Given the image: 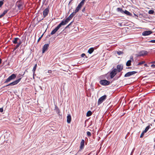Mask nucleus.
<instances>
[{"label": "nucleus", "instance_id": "25", "mask_svg": "<svg viewBox=\"0 0 155 155\" xmlns=\"http://www.w3.org/2000/svg\"><path fill=\"white\" fill-rule=\"evenodd\" d=\"M76 14V13L74 12L69 16V17L71 19Z\"/></svg>", "mask_w": 155, "mask_h": 155}, {"label": "nucleus", "instance_id": "63", "mask_svg": "<svg viewBox=\"0 0 155 155\" xmlns=\"http://www.w3.org/2000/svg\"><path fill=\"white\" fill-rule=\"evenodd\" d=\"M90 154V153L88 154L87 155H89Z\"/></svg>", "mask_w": 155, "mask_h": 155}, {"label": "nucleus", "instance_id": "31", "mask_svg": "<svg viewBox=\"0 0 155 155\" xmlns=\"http://www.w3.org/2000/svg\"><path fill=\"white\" fill-rule=\"evenodd\" d=\"M145 63V61H142L140 62H139L138 64H137V65H141L143 64L144 63Z\"/></svg>", "mask_w": 155, "mask_h": 155}, {"label": "nucleus", "instance_id": "2", "mask_svg": "<svg viewBox=\"0 0 155 155\" xmlns=\"http://www.w3.org/2000/svg\"><path fill=\"white\" fill-rule=\"evenodd\" d=\"M16 78V75L15 74H13L10 76L5 80L4 83H6L9 82L12 80L15 79Z\"/></svg>", "mask_w": 155, "mask_h": 155}, {"label": "nucleus", "instance_id": "24", "mask_svg": "<svg viewBox=\"0 0 155 155\" xmlns=\"http://www.w3.org/2000/svg\"><path fill=\"white\" fill-rule=\"evenodd\" d=\"M92 112L90 110H89L87 111L86 114V116L87 117H90L91 115L92 114Z\"/></svg>", "mask_w": 155, "mask_h": 155}, {"label": "nucleus", "instance_id": "1", "mask_svg": "<svg viewBox=\"0 0 155 155\" xmlns=\"http://www.w3.org/2000/svg\"><path fill=\"white\" fill-rule=\"evenodd\" d=\"M24 4L23 0H18L16 2L15 6L18 7V10H22L24 9Z\"/></svg>", "mask_w": 155, "mask_h": 155}, {"label": "nucleus", "instance_id": "59", "mask_svg": "<svg viewBox=\"0 0 155 155\" xmlns=\"http://www.w3.org/2000/svg\"><path fill=\"white\" fill-rule=\"evenodd\" d=\"M122 75V73H121V74H120V76H119V77H118V78H119L121 76V75Z\"/></svg>", "mask_w": 155, "mask_h": 155}, {"label": "nucleus", "instance_id": "62", "mask_svg": "<svg viewBox=\"0 0 155 155\" xmlns=\"http://www.w3.org/2000/svg\"><path fill=\"white\" fill-rule=\"evenodd\" d=\"M73 0H70V2H72Z\"/></svg>", "mask_w": 155, "mask_h": 155}, {"label": "nucleus", "instance_id": "17", "mask_svg": "<svg viewBox=\"0 0 155 155\" xmlns=\"http://www.w3.org/2000/svg\"><path fill=\"white\" fill-rule=\"evenodd\" d=\"M67 122L68 124L70 123L71 120V116L70 114H68L67 117Z\"/></svg>", "mask_w": 155, "mask_h": 155}, {"label": "nucleus", "instance_id": "4", "mask_svg": "<svg viewBox=\"0 0 155 155\" xmlns=\"http://www.w3.org/2000/svg\"><path fill=\"white\" fill-rule=\"evenodd\" d=\"M100 84L102 85L107 86L110 84V82L109 81L106 79L101 80L99 82Z\"/></svg>", "mask_w": 155, "mask_h": 155}, {"label": "nucleus", "instance_id": "61", "mask_svg": "<svg viewBox=\"0 0 155 155\" xmlns=\"http://www.w3.org/2000/svg\"><path fill=\"white\" fill-rule=\"evenodd\" d=\"M144 65L145 66H147V64H145Z\"/></svg>", "mask_w": 155, "mask_h": 155}, {"label": "nucleus", "instance_id": "27", "mask_svg": "<svg viewBox=\"0 0 155 155\" xmlns=\"http://www.w3.org/2000/svg\"><path fill=\"white\" fill-rule=\"evenodd\" d=\"M37 64H35L34 66L33 70H32V71L33 73V76H34V74H35V71L36 70V67H37Z\"/></svg>", "mask_w": 155, "mask_h": 155}, {"label": "nucleus", "instance_id": "52", "mask_svg": "<svg viewBox=\"0 0 155 155\" xmlns=\"http://www.w3.org/2000/svg\"><path fill=\"white\" fill-rule=\"evenodd\" d=\"M51 72H52V71H51V70H49V71H48V73H51Z\"/></svg>", "mask_w": 155, "mask_h": 155}, {"label": "nucleus", "instance_id": "41", "mask_svg": "<svg viewBox=\"0 0 155 155\" xmlns=\"http://www.w3.org/2000/svg\"><path fill=\"white\" fill-rule=\"evenodd\" d=\"M151 67L153 68H155V65L152 64L151 65Z\"/></svg>", "mask_w": 155, "mask_h": 155}, {"label": "nucleus", "instance_id": "51", "mask_svg": "<svg viewBox=\"0 0 155 155\" xmlns=\"http://www.w3.org/2000/svg\"><path fill=\"white\" fill-rule=\"evenodd\" d=\"M2 59L0 58V64H1L2 63Z\"/></svg>", "mask_w": 155, "mask_h": 155}, {"label": "nucleus", "instance_id": "11", "mask_svg": "<svg viewBox=\"0 0 155 155\" xmlns=\"http://www.w3.org/2000/svg\"><path fill=\"white\" fill-rule=\"evenodd\" d=\"M137 72L135 71H130L128 72L127 73H126L124 76V77H130L132 75H133L134 74H135L137 73Z\"/></svg>", "mask_w": 155, "mask_h": 155}, {"label": "nucleus", "instance_id": "9", "mask_svg": "<svg viewBox=\"0 0 155 155\" xmlns=\"http://www.w3.org/2000/svg\"><path fill=\"white\" fill-rule=\"evenodd\" d=\"M71 19L68 17L65 20H62L60 23V25H65L67 24Z\"/></svg>", "mask_w": 155, "mask_h": 155}, {"label": "nucleus", "instance_id": "22", "mask_svg": "<svg viewBox=\"0 0 155 155\" xmlns=\"http://www.w3.org/2000/svg\"><path fill=\"white\" fill-rule=\"evenodd\" d=\"M94 48H90L88 51V52L89 54H91L94 51Z\"/></svg>", "mask_w": 155, "mask_h": 155}, {"label": "nucleus", "instance_id": "50", "mask_svg": "<svg viewBox=\"0 0 155 155\" xmlns=\"http://www.w3.org/2000/svg\"><path fill=\"white\" fill-rule=\"evenodd\" d=\"M150 63L151 64H155V61H153L151 62Z\"/></svg>", "mask_w": 155, "mask_h": 155}, {"label": "nucleus", "instance_id": "45", "mask_svg": "<svg viewBox=\"0 0 155 155\" xmlns=\"http://www.w3.org/2000/svg\"><path fill=\"white\" fill-rule=\"evenodd\" d=\"M22 76V75L21 74H19L18 75V77L19 78H21V77Z\"/></svg>", "mask_w": 155, "mask_h": 155}, {"label": "nucleus", "instance_id": "30", "mask_svg": "<svg viewBox=\"0 0 155 155\" xmlns=\"http://www.w3.org/2000/svg\"><path fill=\"white\" fill-rule=\"evenodd\" d=\"M8 10H6L4 11L2 13V15H3V16L8 11Z\"/></svg>", "mask_w": 155, "mask_h": 155}, {"label": "nucleus", "instance_id": "48", "mask_svg": "<svg viewBox=\"0 0 155 155\" xmlns=\"http://www.w3.org/2000/svg\"><path fill=\"white\" fill-rule=\"evenodd\" d=\"M17 45H16L15 47H16V48H17L19 47V46H20L18 44H17Z\"/></svg>", "mask_w": 155, "mask_h": 155}, {"label": "nucleus", "instance_id": "15", "mask_svg": "<svg viewBox=\"0 0 155 155\" xmlns=\"http://www.w3.org/2000/svg\"><path fill=\"white\" fill-rule=\"evenodd\" d=\"M152 32V31H146L142 33V35L143 36L148 35L151 34Z\"/></svg>", "mask_w": 155, "mask_h": 155}, {"label": "nucleus", "instance_id": "55", "mask_svg": "<svg viewBox=\"0 0 155 155\" xmlns=\"http://www.w3.org/2000/svg\"><path fill=\"white\" fill-rule=\"evenodd\" d=\"M17 48L15 46V47L14 48V50H16Z\"/></svg>", "mask_w": 155, "mask_h": 155}, {"label": "nucleus", "instance_id": "5", "mask_svg": "<svg viewBox=\"0 0 155 155\" xmlns=\"http://www.w3.org/2000/svg\"><path fill=\"white\" fill-rule=\"evenodd\" d=\"M21 78H19L18 80L14 81L13 82L8 84L6 85L5 87H7L9 86H14V85L17 84L20 81Z\"/></svg>", "mask_w": 155, "mask_h": 155}, {"label": "nucleus", "instance_id": "57", "mask_svg": "<svg viewBox=\"0 0 155 155\" xmlns=\"http://www.w3.org/2000/svg\"><path fill=\"white\" fill-rule=\"evenodd\" d=\"M2 17H3V16L2 14L0 15V18H2Z\"/></svg>", "mask_w": 155, "mask_h": 155}, {"label": "nucleus", "instance_id": "34", "mask_svg": "<svg viewBox=\"0 0 155 155\" xmlns=\"http://www.w3.org/2000/svg\"><path fill=\"white\" fill-rule=\"evenodd\" d=\"M87 134L88 137H91V132L89 131H87Z\"/></svg>", "mask_w": 155, "mask_h": 155}, {"label": "nucleus", "instance_id": "16", "mask_svg": "<svg viewBox=\"0 0 155 155\" xmlns=\"http://www.w3.org/2000/svg\"><path fill=\"white\" fill-rule=\"evenodd\" d=\"M82 6L81 5L79 4L74 12L76 13L78 12Z\"/></svg>", "mask_w": 155, "mask_h": 155}, {"label": "nucleus", "instance_id": "21", "mask_svg": "<svg viewBox=\"0 0 155 155\" xmlns=\"http://www.w3.org/2000/svg\"><path fill=\"white\" fill-rule=\"evenodd\" d=\"M54 110L56 111V113L59 115L60 113V110L58 108V107L56 106H55Z\"/></svg>", "mask_w": 155, "mask_h": 155}, {"label": "nucleus", "instance_id": "60", "mask_svg": "<svg viewBox=\"0 0 155 155\" xmlns=\"http://www.w3.org/2000/svg\"><path fill=\"white\" fill-rule=\"evenodd\" d=\"M71 2H70V1L69 2V3H68V5H70V3H71Z\"/></svg>", "mask_w": 155, "mask_h": 155}, {"label": "nucleus", "instance_id": "29", "mask_svg": "<svg viewBox=\"0 0 155 155\" xmlns=\"http://www.w3.org/2000/svg\"><path fill=\"white\" fill-rule=\"evenodd\" d=\"M148 13L149 14L153 15L154 13V11L152 10H150L148 11Z\"/></svg>", "mask_w": 155, "mask_h": 155}, {"label": "nucleus", "instance_id": "7", "mask_svg": "<svg viewBox=\"0 0 155 155\" xmlns=\"http://www.w3.org/2000/svg\"><path fill=\"white\" fill-rule=\"evenodd\" d=\"M107 97V96L105 95H103V96L101 97H100L99 99H98V101L97 102V104L98 105H100L101 103H102L103 101L105 100Z\"/></svg>", "mask_w": 155, "mask_h": 155}, {"label": "nucleus", "instance_id": "32", "mask_svg": "<svg viewBox=\"0 0 155 155\" xmlns=\"http://www.w3.org/2000/svg\"><path fill=\"white\" fill-rule=\"evenodd\" d=\"M117 53L118 54V55H120V54H123V52L122 51H119L117 52Z\"/></svg>", "mask_w": 155, "mask_h": 155}, {"label": "nucleus", "instance_id": "14", "mask_svg": "<svg viewBox=\"0 0 155 155\" xmlns=\"http://www.w3.org/2000/svg\"><path fill=\"white\" fill-rule=\"evenodd\" d=\"M123 66L122 65L118 64L117 66V72H120L123 69Z\"/></svg>", "mask_w": 155, "mask_h": 155}, {"label": "nucleus", "instance_id": "8", "mask_svg": "<svg viewBox=\"0 0 155 155\" xmlns=\"http://www.w3.org/2000/svg\"><path fill=\"white\" fill-rule=\"evenodd\" d=\"M117 69H114L110 73V76L111 79L113 78L117 74Z\"/></svg>", "mask_w": 155, "mask_h": 155}, {"label": "nucleus", "instance_id": "40", "mask_svg": "<svg viewBox=\"0 0 155 155\" xmlns=\"http://www.w3.org/2000/svg\"><path fill=\"white\" fill-rule=\"evenodd\" d=\"M149 42L155 43V40H151L149 41Z\"/></svg>", "mask_w": 155, "mask_h": 155}, {"label": "nucleus", "instance_id": "53", "mask_svg": "<svg viewBox=\"0 0 155 155\" xmlns=\"http://www.w3.org/2000/svg\"><path fill=\"white\" fill-rule=\"evenodd\" d=\"M39 87L41 90H43V89L42 88V87L41 86H39Z\"/></svg>", "mask_w": 155, "mask_h": 155}, {"label": "nucleus", "instance_id": "64", "mask_svg": "<svg viewBox=\"0 0 155 155\" xmlns=\"http://www.w3.org/2000/svg\"><path fill=\"white\" fill-rule=\"evenodd\" d=\"M154 35H155V34H154Z\"/></svg>", "mask_w": 155, "mask_h": 155}, {"label": "nucleus", "instance_id": "6", "mask_svg": "<svg viewBox=\"0 0 155 155\" xmlns=\"http://www.w3.org/2000/svg\"><path fill=\"white\" fill-rule=\"evenodd\" d=\"M21 78H19L18 80L14 81L13 82L8 84L6 85L5 87H7L9 86H14V85L17 84L20 81Z\"/></svg>", "mask_w": 155, "mask_h": 155}, {"label": "nucleus", "instance_id": "26", "mask_svg": "<svg viewBox=\"0 0 155 155\" xmlns=\"http://www.w3.org/2000/svg\"><path fill=\"white\" fill-rule=\"evenodd\" d=\"M117 11L118 12H120L121 13H123L124 11L122 9L120 8H118L117 9Z\"/></svg>", "mask_w": 155, "mask_h": 155}, {"label": "nucleus", "instance_id": "10", "mask_svg": "<svg viewBox=\"0 0 155 155\" xmlns=\"http://www.w3.org/2000/svg\"><path fill=\"white\" fill-rule=\"evenodd\" d=\"M148 54V52L145 51H141L138 53L137 54V57L143 56L147 55Z\"/></svg>", "mask_w": 155, "mask_h": 155}, {"label": "nucleus", "instance_id": "20", "mask_svg": "<svg viewBox=\"0 0 155 155\" xmlns=\"http://www.w3.org/2000/svg\"><path fill=\"white\" fill-rule=\"evenodd\" d=\"M124 13L126 15L129 16H131L132 15V14L130 12H128V11H127L126 10H125V11H124L123 13Z\"/></svg>", "mask_w": 155, "mask_h": 155}, {"label": "nucleus", "instance_id": "43", "mask_svg": "<svg viewBox=\"0 0 155 155\" xmlns=\"http://www.w3.org/2000/svg\"><path fill=\"white\" fill-rule=\"evenodd\" d=\"M3 111V108H0V112H2Z\"/></svg>", "mask_w": 155, "mask_h": 155}, {"label": "nucleus", "instance_id": "33", "mask_svg": "<svg viewBox=\"0 0 155 155\" xmlns=\"http://www.w3.org/2000/svg\"><path fill=\"white\" fill-rule=\"evenodd\" d=\"M4 0H3L0 1V8H1L2 7V6L3 5V4H4L3 1Z\"/></svg>", "mask_w": 155, "mask_h": 155}, {"label": "nucleus", "instance_id": "3", "mask_svg": "<svg viewBox=\"0 0 155 155\" xmlns=\"http://www.w3.org/2000/svg\"><path fill=\"white\" fill-rule=\"evenodd\" d=\"M61 26L59 24L53 31H52L50 34H49L48 36H46V38H48V37H50L51 35H53L55 34Z\"/></svg>", "mask_w": 155, "mask_h": 155}, {"label": "nucleus", "instance_id": "49", "mask_svg": "<svg viewBox=\"0 0 155 155\" xmlns=\"http://www.w3.org/2000/svg\"><path fill=\"white\" fill-rule=\"evenodd\" d=\"M69 26L68 25H67V26L65 27V29H66V28H69Z\"/></svg>", "mask_w": 155, "mask_h": 155}, {"label": "nucleus", "instance_id": "38", "mask_svg": "<svg viewBox=\"0 0 155 155\" xmlns=\"http://www.w3.org/2000/svg\"><path fill=\"white\" fill-rule=\"evenodd\" d=\"M22 43V41H21V40L19 39V41H18V44L19 45H20Z\"/></svg>", "mask_w": 155, "mask_h": 155}, {"label": "nucleus", "instance_id": "36", "mask_svg": "<svg viewBox=\"0 0 155 155\" xmlns=\"http://www.w3.org/2000/svg\"><path fill=\"white\" fill-rule=\"evenodd\" d=\"M85 0H82L79 3L82 6L84 4V2Z\"/></svg>", "mask_w": 155, "mask_h": 155}, {"label": "nucleus", "instance_id": "42", "mask_svg": "<svg viewBox=\"0 0 155 155\" xmlns=\"http://www.w3.org/2000/svg\"><path fill=\"white\" fill-rule=\"evenodd\" d=\"M130 60H131V61H134V58H133V56H131L130 57Z\"/></svg>", "mask_w": 155, "mask_h": 155}, {"label": "nucleus", "instance_id": "54", "mask_svg": "<svg viewBox=\"0 0 155 155\" xmlns=\"http://www.w3.org/2000/svg\"><path fill=\"white\" fill-rule=\"evenodd\" d=\"M45 1H46V0H43V4L45 3Z\"/></svg>", "mask_w": 155, "mask_h": 155}, {"label": "nucleus", "instance_id": "12", "mask_svg": "<svg viewBox=\"0 0 155 155\" xmlns=\"http://www.w3.org/2000/svg\"><path fill=\"white\" fill-rule=\"evenodd\" d=\"M49 46L48 44H45L44 45L42 48V53H44L48 49Z\"/></svg>", "mask_w": 155, "mask_h": 155}, {"label": "nucleus", "instance_id": "28", "mask_svg": "<svg viewBox=\"0 0 155 155\" xmlns=\"http://www.w3.org/2000/svg\"><path fill=\"white\" fill-rule=\"evenodd\" d=\"M150 128V125L147 126L145 128V130L143 131V133H146Z\"/></svg>", "mask_w": 155, "mask_h": 155}, {"label": "nucleus", "instance_id": "47", "mask_svg": "<svg viewBox=\"0 0 155 155\" xmlns=\"http://www.w3.org/2000/svg\"><path fill=\"white\" fill-rule=\"evenodd\" d=\"M134 149H133L131 153V154H130V155H132L134 152Z\"/></svg>", "mask_w": 155, "mask_h": 155}, {"label": "nucleus", "instance_id": "19", "mask_svg": "<svg viewBox=\"0 0 155 155\" xmlns=\"http://www.w3.org/2000/svg\"><path fill=\"white\" fill-rule=\"evenodd\" d=\"M19 40V38H15L13 39L12 42L14 44H16L18 43Z\"/></svg>", "mask_w": 155, "mask_h": 155}, {"label": "nucleus", "instance_id": "39", "mask_svg": "<svg viewBox=\"0 0 155 155\" xmlns=\"http://www.w3.org/2000/svg\"><path fill=\"white\" fill-rule=\"evenodd\" d=\"M144 133H143V132L141 133V134L140 135V138L142 137L143 136Z\"/></svg>", "mask_w": 155, "mask_h": 155}, {"label": "nucleus", "instance_id": "37", "mask_svg": "<svg viewBox=\"0 0 155 155\" xmlns=\"http://www.w3.org/2000/svg\"><path fill=\"white\" fill-rule=\"evenodd\" d=\"M81 56L82 57H85L86 58H87V56H86L85 54L84 53H83L81 55Z\"/></svg>", "mask_w": 155, "mask_h": 155}, {"label": "nucleus", "instance_id": "13", "mask_svg": "<svg viewBox=\"0 0 155 155\" xmlns=\"http://www.w3.org/2000/svg\"><path fill=\"white\" fill-rule=\"evenodd\" d=\"M49 12V8L48 7L45 8L43 12V15L44 16V17H45L47 15L48 13Z\"/></svg>", "mask_w": 155, "mask_h": 155}, {"label": "nucleus", "instance_id": "46", "mask_svg": "<svg viewBox=\"0 0 155 155\" xmlns=\"http://www.w3.org/2000/svg\"><path fill=\"white\" fill-rule=\"evenodd\" d=\"M73 21H72L68 25L70 26L72 23H73Z\"/></svg>", "mask_w": 155, "mask_h": 155}, {"label": "nucleus", "instance_id": "56", "mask_svg": "<svg viewBox=\"0 0 155 155\" xmlns=\"http://www.w3.org/2000/svg\"><path fill=\"white\" fill-rule=\"evenodd\" d=\"M26 71H27V70H26V71H25V72L22 75V76H23V75H24V74H25V72Z\"/></svg>", "mask_w": 155, "mask_h": 155}, {"label": "nucleus", "instance_id": "58", "mask_svg": "<svg viewBox=\"0 0 155 155\" xmlns=\"http://www.w3.org/2000/svg\"><path fill=\"white\" fill-rule=\"evenodd\" d=\"M131 68L130 67H127L126 69H130Z\"/></svg>", "mask_w": 155, "mask_h": 155}, {"label": "nucleus", "instance_id": "18", "mask_svg": "<svg viewBox=\"0 0 155 155\" xmlns=\"http://www.w3.org/2000/svg\"><path fill=\"white\" fill-rule=\"evenodd\" d=\"M84 140L82 139L80 143V148L82 149L84 148Z\"/></svg>", "mask_w": 155, "mask_h": 155}, {"label": "nucleus", "instance_id": "44", "mask_svg": "<svg viewBox=\"0 0 155 155\" xmlns=\"http://www.w3.org/2000/svg\"><path fill=\"white\" fill-rule=\"evenodd\" d=\"M85 7H84L82 9V11L83 12H85Z\"/></svg>", "mask_w": 155, "mask_h": 155}, {"label": "nucleus", "instance_id": "23", "mask_svg": "<svg viewBox=\"0 0 155 155\" xmlns=\"http://www.w3.org/2000/svg\"><path fill=\"white\" fill-rule=\"evenodd\" d=\"M131 60H128L126 63V65L127 66H129L131 65Z\"/></svg>", "mask_w": 155, "mask_h": 155}, {"label": "nucleus", "instance_id": "35", "mask_svg": "<svg viewBox=\"0 0 155 155\" xmlns=\"http://www.w3.org/2000/svg\"><path fill=\"white\" fill-rule=\"evenodd\" d=\"M44 33L42 35H41V37H39V38L38 39V41H37V42H38L41 39V38H42V37H43V36L44 35Z\"/></svg>", "mask_w": 155, "mask_h": 155}]
</instances>
